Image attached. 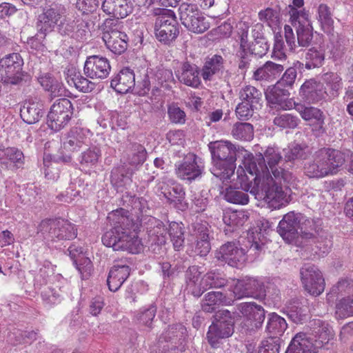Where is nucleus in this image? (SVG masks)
I'll use <instances>...</instances> for the list:
<instances>
[{"label":"nucleus","instance_id":"obj_1","mask_svg":"<svg viewBox=\"0 0 353 353\" xmlns=\"http://www.w3.org/2000/svg\"><path fill=\"white\" fill-rule=\"evenodd\" d=\"M283 156L277 148L268 147L254 156L248 152L245 169L239 166L237 177L241 187L259 201H264L270 208L276 209L289 202V195L282 183L292 184L295 176L283 167Z\"/></svg>","mask_w":353,"mask_h":353},{"label":"nucleus","instance_id":"obj_2","mask_svg":"<svg viewBox=\"0 0 353 353\" xmlns=\"http://www.w3.org/2000/svg\"><path fill=\"white\" fill-rule=\"evenodd\" d=\"M211 152L213 167L212 173L223 182L234 181L232 179L234 175L236 161L243 158V163L248 157V151L243 147L232 144L227 141L210 142L208 144Z\"/></svg>","mask_w":353,"mask_h":353},{"label":"nucleus","instance_id":"obj_3","mask_svg":"<svg viewBox=\"0 0 353 353\" xmlns=\"http://www.w3.org/2000/svg\"><path fill=\"white\" fill-rule=\"evenodd\" d=\"M344 162L345 156L341 151L323 148L314 153L312 159L304 163L303 170L310 178H323L335 174Z\"/></svg>","mask_w":353,"mask_h":353},{"label":"nucleus","instance_id":"obj_4","mask_svg":"<svg viewBox=\"0 0 353 353\" xmlns=\"http://www.w3.org/2000/svg\"><path fill=\"white\" fill-rule=\"evenodd\" d=\"M128 212L123 208L113 210L108 214L107 219L112 227L102 236V242L104 245L112 248L114 250H121L124 237L125 230L132 225V221L128 216Z\"/></svg>","mask_w":353,"mask_h":353},{"label":"nucleus","instance_id":"obj_5","mask_svg":"<svg viewBox=\"0 0 353 353\" xmlns=\"http://www.w3.org/2000/svg\"><path fill=\"white\" fill-rule=\"evenodd\" d=\"M187 335L183 325H170L159 336L157 346L150 353H183L185 350Z\"/></svg>","mask_w":353,"mask_h":353},{"label":"nucleus","instance_id":"obj_6","mask_svg":"<svg viewBox=\"0 0 353 353\" xmlns=\"http://www.w3.org/2000/svg\"><path fill=\"white\" fill-rule=\"evenodd\" d=\"M213 318L207 332V340L214 348L219 345L220 340L228 338L234 333V313L228 310H220L215 312Z\"/></svg>","mask_w":353,"mask_h":353},{"label":"nucleus","instance_id":"obj_7","mask_svg":"<svg viewBox=\"0 0 353 353\" xmlns=\"http://www.w3.org/2000/svg\"><path fill=\"white\" fill-rule=\"evenodd\" d=\"M179 15L181 23L190 31L201 34L210 28V23L196 4L183 2L179 5Z\"/></svg>","mask_w":353,"mask_h":353},{"label":"nucleus","instance_id":"obj_8","mask_svg":"<svg viewBox=\"0 0 353 353\" xmlns=\"http://www.w3.org/2000/svg\"><path fill=\"white\" fill-rule=\"evenodd\" d=\"M289 8L290 22L296 30L298 44L301 47H308L313 39V28L308 14L304 10H299L292 6Z\"/></svg>","mask_w":353,"mask_h":353},{"label":"nucleus","instance_id":"obj_9","mask_svg":"<svg viewBox=\"0 0 353 353\" xmlns=\"http://www.w3.org/2000/svg\"><path fill=\"white\" fill-rule=\"evenodd\" d=\"M23 60L19 53H11L0 59L1 81L7 85H19L23 77Z\"/></svg>","mask_w":353,"mask_h":353},{"label":"nucleus","instance_id":"obj_10","mask_svg":"<svg viewBox=\"0 0 353 353\" xmlns=\"http://www.w3.org/2000/svg\"><path fill=\"white\" fill-rule=\"evenodd\" d=\"M157 39L165 45H170L179 34V24L173 11L167 10L165 13L157 17L154 23Z\"/></svg>","mask_w":353,"mask_h":353},{"label":"nucleus","instance_id":"obj_11","mask_svg":"<svg viewBox=\"0 0 353 353\" xmlns=\"http://www.w3.org/2000/svg\"><path fill=\"white\" fill-rule=\"evenodd\" d=\"M73 107L71 101L66 98H61L52 105L48 114V125L54 131L63 128L72 118Z\"/></svg>","mask_w":353,"mask_h":353},{"label":"nucleus","instance_id":"obj_12","mask_svg":"<svg viewBox=\"0 0 353 353\" xmlns=\"http://www.w3.org/2000/svg\"><path fill=\"white\" fill-rule=\"evenodd\" d=\"M175 166L177 177L190 183L201 178L204 169L201 159L193 153L188 154Z\"/></svg>","mask_w":353,"mask_h":353},{"label":"nucleus","instance_id":"obj_13","mask_svg":"<svg viewBox=\"0 0 353 353\" xmlns=\"http://www.w3.org/2000/svg\"><path fill=\"white\" fill-rule=\"evenodd\" d=\"M232 283L229 286L231 293L228 296H231L233 301L235 299H241L244 297L259 298L264 295V286L256 279L232 281Z\"/></svg>","mask_w":353,"mask_h":353},{"label":"nucleus","instance_id":"obj_14","mask_svg":"<svg viewBox=\"0 0 353 353\" xmlns=\"http://www.w3.org/2000/svg\"><path fill=\"white\" fill-rule=\"evenodd\" d=\"M301 222L299 234L302 239L312 240L314 242L319 243L320 245H317L319 251L322 254L328 252L332 243L330 240L326 239L323 246H321L323 237L325 236V232L321 228L319 221H315L314 220L307 219L305 216V220H303Z\"/></svg>","mask_w":353,"mask_h":353},{"label":"nucleus","instance_id":"obj_15","mask_svg":"<svg viewBox=\"0 0 353 353\" xmlns=\"http://www.w3.org/2000/svg\"><path fill=\"white\" fill-rule=\"evenodd\" d=\"M303 220H305L303 214L290 212L285 214L280 221L277 232L285 241L290 243L300 234L301 223Z\"/></svg>","mask_w":353,"mask_h":353},{"label":"nucleus","instance_id":"obj_16","mask_svg":"<svg viewBox=\"0 0 353 353\" xmlns=\"http://www.w3.org/2000/svg\"><path fill=\"white\" fill-rule=\"evenodd\" d=\"M302 283L306 291L317 296L325 290V283L321 272L316 266H307L300 270Z\"/></svg>","mask_w":353,"mask_h":353},{"label":"nucleus","instance_id":"obj_17","mask_svg":"<svg viewBox=\"0 0 353 353\" xmlns=\"http://www.w3.org/2000/svg\"><path fill=\"white\" fill-rule=\"evenodd\" d=\"M149 227L147 228V246L154 254H161L166 243L167 229L163 223L154 218L149 219Z\"/></svg>","mask_w":353,"mask_h":353},{"label":"nucleus","instance_id":"obj_18","mask_svg":"<svg viewBox=\"0 0 353 353\" xmlns=\"http://www.w3.org/2000/svg\"><path fill=\"white\" fill-rule=\"evenodd\" d=\"M110 70L109 60L99 55L87 57L83 67L84 74L92 79H104L108 77Z\"/></svg>","mask_w":353,"mask_h":353},{"label":"nucleus","instance_id":"obj_19","mask_svg":"<svg viewBox=\"0 0 353 353\" xmlns=\"http://www.w3.org/2000/svg\"><path fill=\"white\" fill-rule=\"evenodd\" d=\"M192 235L196 241L195 251L201 256H206L211 250L209 224L202 220H196L191 225Z\"/></svg>","mask_w":353,"mask_h":353},{"label":"nucleus","instance_id":"obj_20","mask_svg":"<svg viewBox=\"0 0 353 353\" xmlns=\"http://www.w3.org/2000/svg\"><path fill=\"white\" fill-rule=\"evenodd\" d=\"M65 12V7L59 3H53L50 5L39 17L37 22L38 31L48 32L59 22Z\"/></svg>","mask_w":353,"mask_h":353},{"label":"nucleus","instance_id":"obj_21","mask_svg":"<svg viewBox=\"0 0 353 353\" xmlns=\"http://www.w3.org/2000/svg\"><path fill=\"white\" fill-rule=\"evenodd\" d=\"M44 114L43 103L40 97H30L23 102L20 109V116L28 124L37 123Z\"/></svg>","mask_w":353,"mask_h":353},{"label":"nucleus","instance_id":"obj_22","mask_svg":"<svg viewBox=\"0 0 353 353\" xmlns=\"http://www.w3.org/2000/svg\"><path fill=\"white\" fill-rule=\"evenodd\" d=\"M214 257L219 262L228 265L236 264L245 261L244 250L239 248L234 242H227L214 253Z\"/></svg>","mask_w":353,"mask_h":353},{"label":"nucleus","instance_id":"obj_23","mask_svg":"<svg viewBox=\"0 0 353 353\" xmlns=\"http://www.w3.org/2000/svg\"><path fill=\"white\" fill-rule=\"evenodd\" d=\"M237 310L250 323L251 329H259L265 318L263 307L254 302H245L236 305Z\"/></svg>","mask_w":353,"mask_h":353},{"label":"nucleus","instance_id":"obj_24","mask_svg":"<svg viewBox=\"0 0 353 353\" xmlns=\"http://www.w3.org/2000/svg\"><path fill=\"white\" fill-rule=\"evenodd\" d=\"M299 94L306 101L312 103L325 100L328 96L323 83L314 79L306 80L301 86Z\"/></svg>","mask_w":353,"mask_h":353},{"label":"nucleus","instance_id":"obj_25","mask_svg":"<svg viewBox=\"0 0 353 353\" xmlns=\"http://www.w3.org/2000/svg\"><path fill=\"white\" fill-rule=\"evenodd\" d=\"M318 349L308 333L299 332L291 340L285 353H317Z\"/></svg>","mask_w":353,"mask_h":353},{"label":"nucleus","instance_id":"obj_26","mask_svg":"<svg viewBox=\"0 0 353 353\" xmlns=\"http://www.w3.org/2000/svg\"><path fill=\"white\" fill-rule=\"evenodd\" d=\"M288 319L296 324H303L309 316V308L306 304L298 299L288 301L283 308Z\"/></svg>","mask_w":353,"mask_h":353},{"label":"nucleus","instance_id":"obj_27","mask_svg":"<svg viewBox=\"0 0 353 353\" xmlns=\"http://www.w3.org/2000/svg\"><path fill=\"white\" fill-rule=\"evenodd\" d=\"M309 323L312 331L309 334L315 338L314 343L319 348H321L333 338V330L328 323L321 319H312Z\"/></svg>","mask_w":353,"mask_h":353},{"label":"nucleus","instance_id":"obj_28","mask_svg":"<svg viewBox=\"0 0 353 353\" xmlns=\"http://www.w3.org/2000/svg\"><path fill=\"white\" fill-rule=\"evenodd\" d=\"M178 80L192 88H197L201 84L198 67L188 61L183 62L175 72Z\"/></svg>","mask_w":353,"mask_h":353},{"label":"nucleus","instance_id":"obj_29","mask_svg":"<svg viewBox=\"0 0 353 353\" xmlns=\"http://www.w3.org/2000/svg\"><path fill=\"white\" fill-rule=\"evenodd\" d=\"M59 30L62 34L70 35L77 40L86 39L89 33L88 23L81 19L66 20L59 25Z\"/></svg>","mask_w":353,"mask_h":353},{"label":"nucleus","instance_id":"obj_30","mask_svg":"<svg viewBox=\"0 0 353 353\" xmlns=\"http://www.w3.org/2000/svg\"><path fill=\"white\" fill-rule=\"evenodd\" d=\"M290 92L288 89L274 85L273 88L266 94L268 102L275 108L280 110H290L292 108L293 103L289 99Z\"/></svg>","mask_w":353,"mask_h":353},{"label":"nucleus","instance_id":"obj_31","mask_svg":"<svg viewBox=\"0 0 353 353\" xmlns=\"http://www.w3.org/2000/svg\"><path fill=\"white\" fill-rule=\"evenodd\" d=\"M284 70V65L271 61H266L253 73L252 78L261 82H272Z\"/></svg>","mask_w":353,"mask_h":353},{"label":"nucleus","instance_id":"obj_32","mask_svg":"<svg viewBox=\"0 0 353 353\" xmlns=\"http://www.w3.org/2000/svg\"><path fill=\"white\" fill-rule=\"evenodd\" d=\"M223 71V58L221 55L214 54L205 59L201 74L204 81H213L216 77H219Z\"/></svg>","mask_w":353,"mask_h":353},{"label":"nucleus","instance_id":"obj_33","mask_svg":"<svg viewBox=\"0 0 353 353\" xmlns=\"http://www.w3.org/2000/svg\"><path fill=\"white\" fill-rule=\"evenodd\" d=\"M233 299L222 292H210L207 293L202 300L201 308L205 312L212 313L220 305H230Z\"/></svg>","mask_w":353,"mask_h":353},{"label":"nucleus","instance_id":"obj_34","mask_svg":"<svg viewBox=\"0 0 353 353\" xmlns=\"http://www.w3.org/2000/svg\"><path fill=\"white\" fill-rule=\"evenodd\" d=\"M135 85L134 72L128 68L122 69L110 82V86L117 92L125 94Z\"/></svg>","mask_w":353,"mask_h":353},{"label":"nucleus","instance_id":"obj_35","mask_svg":"<svg viewBox=\"0 0 353 353\" xmlns=\"http://www.w3.org/2000/svg\"><path fill=\"white\" fill-rule=\"evenodd\" d=\"M101 9L107 14L121 19L126 17L132 11L129 0H103Z\"/></svg>","mask_w":353,"mask_h":353},{"label":"nucleus","instance_id":"obj_36","mask_svg":"<svg viewBox=\"0 0 353 353\" xmlns=\"http://www.w3.org/2000/svg\"><path fill=\"white\" fill-rule=\"evenodd\" d=\"M284 161L285 167L292 168L296 160L305 159L310 155L308 147L299 143H292L287 148L283 149Z\"/></svg>","mask_w":353,"mask_h":353},{"label":"nucleus","instance_id":"obj_37","mask_svg":"<svg viewBox=\"0 0 353 353\" xmlns=\"http://www.w3.org/2000/svg\"><path fill=\"white\" fill-rule=\"evenodd\" d=\"M130 275L129 266H113L107 279L108 288L112 292L117 291Z\"/></svg>","mask_w":353,"mask_h":353},{"label":"nucleus","instance_id":"obj_38","mask_svg":"<svg viewBox=\"0 0 353 353\" xmlns=\"http://www.w3.org/2000/svg\"><path fill=\"white\" fill-rule=\"evenodd\" d=\"M88 138L83 129L75 128L68 133L63 148L70 152L79 150L83 145H87Z\"/></svg>","mask_w":353,"mask_h":353},{"label":"nucleus","instance_id":"obj_39","mask_svg":"<svg viewBox=\"0 0 353 353\" xmlns=\"http://www.w3.org/2000/svg\"><path fill=\"white\" fill-rule=\"evenodd\" d=\"M266 226L262 223V226L259 225L248 231V240L251 243L248 252L250 254L258 255V252L261 250L262 246L265 243V234L266 233Z\"/></svg>","mask_w":353,"mask_h":353},{"label":"nucleus","instance_id":"obj_40","mask_svg":"<svg viewBox=\"0 0 353 353\" xmlns=\"http://www.w3.org/2000/svg\"><path fill=\"white\" fill-rule=\"evenodd\" d=\"M126 236L124 237L122 245L121 250H128L132 253H139L143 249L144 244L141 239L137 236L135 232L134 225L132 223V226L128 228H124Z\"/></svg>","mask_w":353,"mask_h":353},{"label":"nucleus","instance_id":"obj_41","mask_svg":"<svg viewBox=\"0 0 353 353\" xmlns=\"http://www.w3.org/2000/svg\"><path fill=\"white\" fill-rule=\"evenodd\" d=\"M165 197L170 203H174L175 207L184 211L188 208V203L185 201V190L179 184H174L170 188L168 192H163Z\"/></svg>","mask_w":353,"mask_h":353},{"label":"nucleus","instance_id":"obj_42","mask_svg":"<svg viewBox=\"0 0 353 353\" xmlns=\"http://www.w3.org/2000/svg\"><path fill=\"white\" fill-rule=\"evenodd\" d=\"M147 152L145 148L140 143H133L130 148L125 152L124 158L128 164L132 166L142 165L146 159Z\"/></svg>","mask_w":353,"mask_h":353},{"label":"nucleus","instance_id":"obj_43","mask_svg":"<svg viewBox=\"0 0 353 353\" xmlns=\"http://www.w3.org/2000/svg\"><path fill=\"white\" fill-rule=\"evenodd\" d=\"M295 109L304 120L314 121L319 128H323L324 117L323 112L319 109L314 107H305L301 104L296 105Z\"/></svg>","mask_w":353,"mask_h":353},{"label":"nucleus","instance_id":"obj_44","mask_svg":"<svg viewBox=\"0 0 353 353\" xmlns=\"http://www.w3.org/2000/svg\"><path fill=\"white\" fill-rule=\"evenodd\" d=\"M322 79L323 83L328 88V97L334 99L339 94V91L343 88L342 78L336 72H326L323 74Z\"/></svg>","mask_w":353,"mask_h":353},{"label":"nucleus","instance_id":"obj_45","mask_svg":"<svg viewBox=\"0 0 353 353\" xmlns=\"http://www.w3.org/2000/svg\"><path fill=\"white\" fill-rule=\"evenodd\" d=\"M57 219H46L37 227V234L46 242L56 241Z\"/></svg>","mask_w":353,"mask_h":353},{"label":"nucleus","instance_id":"obj_46","mask_svg":"<svg viewBox=\"0 0 353 353\" xmlns=\"http://www.w3.org/2000/svg\"><path fill=\"white\" fill-rule=\"evenodd\" d=\"M108 49L116 54H121L128 48V37L125 32L103 40Z\"/></svg>","mask_w":353,"mask_h":353},{"label":"nucleus","instance_id":"obj_47","mask_svg":"<svg viewBox=\"0 0 353 353\" xmlns=\"http://www.w3.org/2000/svg\"><path fill=\"white\" fill-rule=\"evenodd\" d=\"M239 98L241 101L257 108L261 106L263 101L261 92L252 85H246L242 88L239 92Z\"/></svg>","mask_w":353,"mask_h":353},{"label":"nucleus","instance_id":"obj_48","mask_svg":"<svg viewBox=\"0 0 353 353\" xmlns=\"http://www.w3.org/2000/svg\"><path fill=\"white\" fill-rule=\"evenodd\" d=\"M268 319L266 331L274 336L273 339L274 335H282L288 327L285 319L275 312L269 314Z\"/></svg>","mask_w":353,"mask_h":353},{"label":"nucleus","instance_id":"obj_49","mask_svg":"<svg viewBox=\"0 0 353 353\" xmlns=\"http://www.w3.org/2000/svg\"><path fill=\"white\" fill-rule=\"evenodd\" d=\"M56 230V241L71 240L77 235V230L74 225L64 219H57Z\"/></svg>","mask_w":353,"mask_h":353},{"label":"nucleus","instance_id":"obj_50","mask_svg":"<svg viewBox=\"0 0 353 353\" xmlns=\"http://www.w3.org/2000/svg\"><path fill=\"white\" fill-rule=\"evenodd\" d=\"M123 28V25L119 20V18L114 17L106 19L100 26V29L103 32V40L124 32Z\"/></svg>","mask_w":353,"mask_h":353},{"label":"nucleus","instance_id":"obj_51","mask_svg":"<svg viewBox=\"0 0 353 353\" xmlns=\"http://www.w3.org/2000/svg\"><path fill=\"white\" fill-rule=\"evenodd\" d=\"M236 184H240L236 176ZM241 186V185H240ZM242 188V187H241ZM243 191L232 187L227 188L224 192L225 199L232 203L246 205L249 202V196L246 193L248 191L241 188ZM250 193V192L248 191Z\"/></svg>","mask_w":353,"mask_h":353},{"label":"nucleus","instance_id":"obj_52","mask_svg":"<svg viewBox=\"0 0 353 353\" xmlns=\"http://www.w3.org/2000/svg\"><path fill=\"white\" fill-rule=\"evenodd\" d=\"M325 55L321 50L316 48H310L305 54V68L311 70L321 67L324 61Z\"/></svg>","mask_w":353,"mask_h":353},{"label":"nucleus","instance_id":"obj_53","mask_svg":"<svg viewBox=\"0 0 353 353\" xmlns=\"http://www.w3.org/2000/svg\"><path fill=\"white\" fill-rule=\"evenodd\" d=\"M248 219L249 216L247 212L239 210L225 214L223 220L225 225L232 227V230H234V228L243 226Z\"/></svg>","mask_w":353,"mask_h":353},{"label":"nucleus","instance_id":"obj_54","mask_svg":"<svg viewBox=\"0 0 353 353\" xmlns=\"http://www.w3.org/2000/svg\"><path fill=\"white\" fill-rule=\"evenodd\" d=\"M303 65V63L297 61L293 66L286 69L281 78L276 81V85L284 88H292L297 77L296 68H301Z\"/></svg>","mask_w":353,"mask_h":353},{"label":"nucleus","instance_id":"obj_55","mask_svg":"<svg viewBox=\"0 0 353 353\" xmlns=\"http://www.w3.org/2000/svg\"><path fill=\"white\" fill-rule=\"evenodd\" d=\"M231 133L233 137L239 140L250 141L254 137L253 126L248 123H236Z\"/></svg>","mask_w":353,"mask_h":353},{"label":"nucleus","instance_id":"obj_56","mask_svg":"<svg viewBox=\"0 0 353 353\" xmlns=\"http://www.w3.org/2000/svg\"><path fill=\"white\" fill-rule=\"evenodd\" d=\"M202 283L206 285L208 289L220 288L228 285V280L218 272H208L202 278Z\"/></svg>","mask_w":353,"mask_h":353},{"label":"nucleus","instance_id":"obj_57","mask_svg":"<svg viewBox=\"0 0 353 353\" xmlns=\"http://www.w3.org/2000/svg\"><path fill=\"white\" fill-rule=\"evenodd\" d=\"M317 19L324 32H328L331 30L334 21L332 17L330 8L325 4H320L318 10Z\"/></svg>","mask_w":353,"mask_h":353},{"label":"nucleus","instance_id":"obj_58","mask_svg":"<svg viewBox=\"0 0 353 353\" xmlns=\"http://www.w3.org/2000/svg\"><path fill=\"white\" fill-rule=\"evenodd\" d=\"M101 157V150L94 147L89 148L81 153L79 163L83 168H90L96 165Z\"/></svg>","mask_w":353,"mask_h":353},{"label":"nucleus","instance_id":"obj_59","mask_svg":"<svg viewBox=\"0 0 353 353\" xmlns=\"http://www.w3.org/2000/svg\"><path fill=\"white\" fill-rule=\"evenodd\" d=\"M348 44V40L341 36L332 35L331 38L330 53L335 59L341 58L345 53Z\"/></svg>","mask_w":353,"mask_h":353},{"label":"nucleus","instance_id":"obj_60","mask_svg":"<svg viewBox=\"0 0 353 353\" xmlns=\"http://www.w3.org/2000/svg\"><path fill=\"white\" fill-rule=\"evenodd\" d=\"M169 235L174 248L179 250L184 244V234L182 227L176 222L170 224Z\"/></svg>","mask_w":353,"mask_h":353},{"label":"nucleus","instance_id":"obj_61","mask_svg":"<svg viewBox=\"0 0 353 353\" xmlns=\"http://www.w3.org/2000/svg\"><path fill=\"white\" fill-rule=\"evenodd\" d=\"M69 255L72 260L74 265H89L92 263L88 254L83 252L81 247L72 245L68 249Z\"/></svg>","mask_w":353,"mask_h":353},{"label":"nucleus","instance_id":"obj_62","mask_svg":"<svg viewBox=\"0 0 353 353\" xmlns=\"http://www.w3.org/2000/svg\"><path fill=\"white\" fill-rule=\"evenodd\" d=\"M336 314L340 318L353 315V294L341 299L336 305Z\"/></svg>","mask_w":353,"mask_h":353},{"label":"nucleus","instance_id":"obj_63","mask_svg":"<svg viewBox=\"0 0 353 353\" xmlns=\"http://www.w3.org/2000/svg\"><path fill=\"white\" fill-rule=\"evenodd\" d=\"M156 312L157 306L154 304H151L148 307L141 309L137 315V319L140 323L148 327H151Z\"/></svg>","mask_w":353,"mask_h":353},{"label":"nucleus","instance_id":"obj_64","mask_svg":"<svg viewBox=\"0 0 353 353\" xmlns=\"http://www.w3.org/2000/svg\"><path fill=\"white\" fill-rule=\"evenodd\" d=\"M275 125L281 128H295L298 125L299 119L290 114L276 116L273 121Z\"/></svg>","mask_w":353,"mask_h":353}]
</instances>
